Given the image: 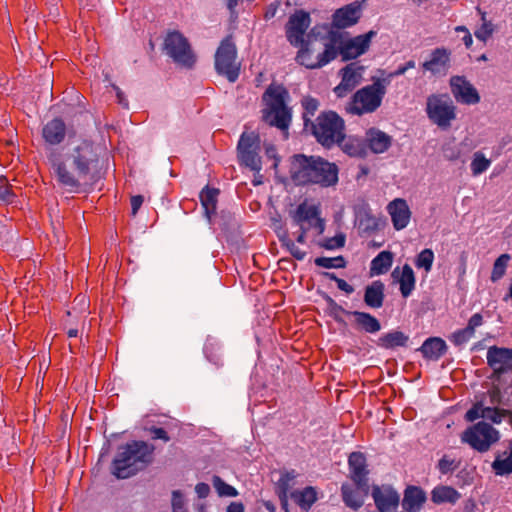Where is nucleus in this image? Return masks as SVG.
Here are the masks:
<instances>
[{
	"label": "nucleus",
	"mask_w": 512,
	"mask_h": 512,
	"mask_svg": "<svg viewBox=\"0 0 512 512\" xmlns=\"http://www.w3.org/2000/svg\"><path fill=\"white\" fill-rule=\"evenodd\" d=\"M42 137L49 145L62 143L66 137L65 122L59 117L48 121L42 129Z\"/></svg>",
	"instance_id": "24"
},
{
	"label": "nucleus",
	"mask_w": 512,
	"mask_h": 512,
	"mask_svg": "<svg viewBox=\"0 0 512 512\" xmlns=\"http://www.w3.org/2000/svg\"><path fill=\"white\" fill-rule=\"evenodd\" d=\"M389 79H374L373 83L359 89L346 106L349 114L361 116L375 112L382 104Z\"/></svg>",
	"instance_id": "6"
},
{
	"label": "nucleus",
	"mask_w": 512,
	"mask_h": 512,
	"mask_svg": "<svg viewBox=\"0 0 512 512\" xmlns=\"http://www.w3.org/2000/svg\"><path fill=\"white\" fill-rule=\"evenodd\" d=\"M144 198L142 195H135L131 197V210L132 215H136L140 207L142 206Z\"/></svg>",
	"instance_id": "58"
},
{
	"label": "nucleus",
	"mask_w": 512,
	"mask_h": 512,
	"mask_svg": "<svg viewBox=\"0 0 512 512\" xmlns=\"http://www.w3.org/2000/svg\"><path fill=\"white\" fill-rule=\"evenodd\" d=\"M482 324L483 316L480 313H475L469 319L467 326L453 332L449 340L457 347L463 346L474 336L475 329Z\"/></svg>",
	"instance_id": "25"
},
{
	"label": "nucleus",
	"mask_w": 512,
	"mask_h": 512,
	"mask_svg": "<svg viewBox=\"0 0 512 512\" xmlns=\"http://www.w3.org/2000/svg\"><path fill=\"white\" fill-rule=\"evenodd\" d=\"M352 316L355 318L356 327L362 329L366 333L374 334L381 330L379 320L370 313L352 311Z\"/></svg>",
	"instance_id": "34"
},
{
	"label": "nucleus",
	"mask_w": 512,
	"mask_h": 512,
	"mask_svg": "<svg viewBox=\"0 0 512 512\" xmlns=\"http://www.w3.org/2000/svg\"><path fill=\"white\" fill-rule=\"evenodd\" d=\"M290 498L302 509L308 511L317 500V494L313 487H306L303 490L291 492Z\"/></svg>",
	"instance_id": "36"
},
{
	"label": "nucleus",
	"mask_w": 512,
	"mask_h": 512,
	"mask_svg": "<svg viewBox=\"0 0 512 512\" xmlns=\"http://www.w3.org/2000/svg\"><path fill=\"white\" fill-rule=\"evenodd\" d=\"M460 464V460H456L455 458H452L451 456L445 454L442 456L441 459H439L437 463V469L441 474L447 475L458 469Z\"/></svg>",
	"instance_id": "47"
},
{
	"label": "nucleus",
	"mask_w": 512,
	"mask_h": 512,
	"mask_svg": "<svg viewBox=\"0 0 512 512\" xmlns=\"http://www.w3.org/2000/svg\"><path fill=\"white\" fill-rule=\"evenodd\" d=\"M325 302L327 303V308L329 311V315L333 317L336 322H342L341 314L352 315V311L345 310L341 305H339L332 297L328 294H324L323 296Z\"/></svg>",
	"instance_id": "42"
},
{
	"label": "nucleus",
	"mask_w": 512,
	"mask_h": 512,
	"mask_svg": "<svg viewBox=\"0 0 512 512\" xmlns=\"http://www.w3.org/2000/svg\"><path fill=\"white\" fill-rule=\"evenodd\" d=\"M426 112L428 118L442 129L451 126L456 118V107L448 94H432L427 98Z\"/></svg>",
	"instance_id": "10"
},
{
	"label": "nucleus",
	"mask_w": 512,
	"mask_h": 512,
	"mask_svg": "<svg viewBox=\"0 0 512 512\" xmlns=\"http://www.w3.org/2000/svg\"><path fill=\"white\" fill-rule=\"evenodd\" d=\"M104 149L89 140H82L66 153L65 158L57 149H50L47 160L59 187L69 193L78 192L83 182L95 178L101 168Z\"/></svg>",
	"instance_id": "1"
},
{
	"label": "nucleus",
	"mask_w": 512,
	"mask_h": 512,
	"mask_svg": "<svg viewBox=\"0 0 512 512\" xmlns=\"http://www.w3.org/2000/svg\"><path fill=\"white\" fill-rule=\"evenodd\" d=\"M509 260V254H502L495 260L490 277L491 281L496 282L504 276Z\"/></svg>",
	"instance_id": "45"
},
{
	"label": "nucleus",
	"mask_w": 512,
	"mask_h": 512,
	"mask_svg": "<svg viewBox=\"0 0 512 512\" xmlns=\"http://www.w3.org/2000/svg\"><path fill=\"white\" fill-rule=\"evenodd\" d=\"M485 408L481 402L474 404L465 414L466 421L474 422L478 418H483Z\"/></svg>",
	"instance_id": "54"
},
{
	"label": "nucleus",
	"mask_w": 512,
	"mask_h": 512,
	"mask_svg": "<svg viewBox=\"0 0 512 512\" xmlns=\"http://www.w3.org/2000/svg\"><path fill=\"white\" fill-rule=\"evenodd\" d=\"M212 483L220 496L236 497L238 495V491L219 476H213Z\"/></svg>",
	"instance_id": "48"
},
{
	"label": "nucleus",
	"mask_w": 512,
	"mask_h": 512,
	"mask_svg": "<svg viewBox=\"0 0 512 512\" xmlns=\"http://www.w3.org/2000/svg\"><path fill=\"white\" fill-rule=\"evenodd\" d=\"M385 285L380 280L373 281L367 285L364 292V303L372 308L379 309L383 306L385 299Z\"/></svg>",
	"instance_id": "28"
},
{
	"label": "nucleus",
	"mask_w": 512,
	"mask_h": 512,
	"mask_svg": "<svg viewBox=\"0 0 512 512\" xmlns=\"http://www.w3.org/2000/svg\"><path fill=\"white\" fill-rule=\"evenodd\" d=\"M409 336L399 330H393L388 333L382 334L376 344L384 349H395L397 347L407 346Z\"/></svg>",
	"instance_id": "32"
},
{
	"label": "nucleus",
	"mask_w": 512,
	"mask_h": 512,
	"mask_svg": "<svg viewBox=\"0 0 512 512\" xmlns=\"http://www.w3.org/2000/svg\"><path fill=\"white\" fill-rule=\"evenodd\" d=\"M346 237L343 233H339L331 238H325L318 242V246L326 250H334L342 248L345 245Z\"/></svg>",
	"instance_id": "50"
},
{
	"label": "nucleus",
	"mask_w": 512,
	"mask_h": 512,
	"mask_svg": "<svg viewBox=\"0 0 512 512\" xmlns=\"http://www.w3.org/2000/svg\"><path fill=\"white\" fill-rule=\"evenodd\" d=\"M163 50L181 67L191 69L196 63L197 57L188 39L179 31L174 30L167 33L163 43Z\"/></svg>",
	"instance_id": "7"
},
{
	"label": "nucleus",
	"mask_w": 512,
	"mask_h": 512,
	"mask_svg": "<svg viewBox=\"0 0 512 512\" xmlns=\"http://www.w3.org/2000/svg\"><path fill=\"white\" fill-rule=\"evenodd\" d=\"M423 356L429 360H438L447 351V345L442 338L430 337L424 341L420 348Z\"/></svg>",
	"instance_id": "29"
},
{
	"label": "nucleus",
	"mask_w": 512,
	"mask_h": 512,
	"mask_svg": "<svg viewBox=\"0 0 512 512\" xmlns=\"http://www.w3.org/2000/svg\"><path fill=\"white\" fill-rule=\"evenodd\" d=\"M195 491L199 498H206L210 493V487L206 483H198L195 487Z\"/></svg>",
	"instance_id": "60"
},
{
	"label": "nucleus",
	"mask_w": 512,
	"mask_h": 512,
	"mask_svg": "<svg viewBox=\"0 0 512 512\" xmlns=\"http://www.w3.org/2000/svg\"><path fill=\"white\" fill-rule=\"evenodd\" d=\"M376 35V32L369 31L366 34L356 36L342 44L339 53L343 60L354 59L363 53H365L369 46L372 37Z\"/></svg>",
	"instance_id": "18"
},
{
	"label": "nucleus",
	"mask_w": 512,
	"mask_h": 512,
	"mask_svg": "<svg viewBox=\"0 0 512 512\" xmlns=\"http://www.w3.org/2000/svg\"><path fill=\"white\" fill-rule=\"evenodd\" d=\"M364 67L352 62L340 70L341 82L334 88L337 97L343 98L353 91L361 82Z\"/></svg>",
	"instance_id": "13"
},
{
	"label": "nucleus",
	"mask_w": 512,
	"mask_h": 512,
	"mask_svg": "<svg viewBox=\"0 0 512 512\" xmlns=\"http://www.w3.org/2000/svg\"><path fill=\"white\" fill-rule=\"evenodd\" d=\"M314 263L318 267L326 268V269H332V268H345L347 265V261L343 256H337V257H317L314 260Z\"/></svg>",
	"instance_id": "41"
},
{
	"label": "nucleus",
	"mask_w": 512,
	"mask_h": 512,
	"mask_svg": "<svg viewBox=\"0 0 512 512\" xmlns=\"http://www.w3.org/2000/svg\"><path fill=\"white\" fill-rule=\"evenodd\" d=\"M313 229L316 232V235H321L325 231V222L324 220L317 214L316 218L313 220Z\"/></svg>",
	"instance_id": "59"
},
{
	"label": "nucleus",
	"mask_w": 512,
	"mask_h": 512,
	"mask_svg": "<svg viewBox=\"0 0 512 512\" xmlns=\"http://www.w3.org/2000/svg\"><path fill=\"white\" fill-rule=\"evenodd\" d=\"M393 263V253L390 251L380 252L372 261L370 270L373 275L385 274Z\"/></svg>",
	"instance_id": "38"
},
{
	"label": "nucleus",
	"mask_w": 512,
	"mask_h": 512,
	"mask_svg": "<svg viewBox=\"0 0 512 512\" xmlns=\"http://www.w3.org/2000/svg\"><path fill=\"white\" fill-rule=\"evenodd\" d=\"M365 143L367 148H369L373 153L380 154L386 152L391 147L392 137L373 127L367 130Z\"/></svg>",
	"instance_id": "23"
},
{
	"label": "nucleus",
	"mask_w": 512,
	"mask_h": 512,
	"mask_svg": "<svg viewBox=\"0 0 512 512\" xmlns=\"http://www.w3.org/2000/svg\"><path fill=\"white\" fill-rule=\"evenodd\" d=\"M308 130L321 146L330 149L343 139L345 122L336 112L323 111L310 122Z\"/></svg>",
	"instance_id": "5"
},
{
	"label": "nucleus",
	"mask_w": 512,
	"mask_h": 512,
	"mask_svg": "<svg viewBox=\"0 0 512 512\" xmlns=\"http://www.w3.org/2000/svg\"><path fill=\"white\" fill-rule=\"evenodd\" d=\"M290 172L298 185L316 184L327 188L338 183V166L321 157L295 155Z\"/></svg>",
	"instance_id": "2"
},
{
	"label": "nucleus",
	"mask_w": 512,
	"mask_h": 512,
	"mask_svg": "<svg viewBox=\"0 0 512 512\" xmlns=\"http://www.w3.org/2000/svg\"><path fill=\"white\" fill-rule=\"evenodd\" d=\"M492 469L496 475H508L512 473V448L510 449L509 455L501 459L497 457L492 463Z\"/></svg>",
	"instance_id": "44"
},
{
	"label": "nucleus",
	"mask_w": 512,
	"mask_h": 512,
	"mask_svg": "<svg viewBox=\"0 0 512 512\" xmlns=\"http://www.w3.org/2000/svg\"><path fill=\"white\" fill-rule=\"evenodd\" d=\"M491 164V161L487 159L481 152H475L472 162L471 171L474 176L480 175L485 172Z\"/></svg>",
	"instance_id": "46"
},
{
	"label": "nucleus",
	"mask_w": 512,
	"mask_h": 512,
	"mask_svg": "<svg viewBox=\"0 0 512 512\" xmlns=\"http://www.w3.org/2000/svg\"><path fill=\"white\" fill-rule=\"evenodd\" d=\"M155 447L145 441H132L120 447L112 462V473L126 479L144 470L153 462Z\"/></svg>",
	"instance_id": "3"
},
{
	"label": "nucleus",
	"mask_w": 512,
	"mask_h": 512,
	"mask_svg": "<svg viewBox=\"0 0 512 512\" xmlns=\"http://www.w3.org/2000/svg\"><path fill=\"white\" fill-rule=\"evenodd\" d=\"M425 491L418 486H408L404 492L402 506L407 511L419 509L426 502Z\"/></svg>",
	"instance_id": "30"
},
{
	"label": "nucleus",
	"mask_w": 512,
	"mask_h": 512,
	"mask_svg": "<svg viewBox=\"0 0 512 512\" xmlns=\"http://www.w3.org/2000/svg\"><path fill=\"white\" fill-rule=\"evenodd\" d=\"M227 512H245V508L241 502H232L227 507Z\"/></svg>",
	"instance_id": "61"
},
{
	"label": "nucleus",
	"mask_w": 512,
	"mask_h": 512,
	"mask_svg": "<svg viewBox=\"0 0 512 512\" xmlns=\"http://www.w3.org/2000/svg\"><path fill=\"white\" fill-rule=\"evenodd\" d=\"M482 25L475 31V37L483 42H486L493 34L494 27L490 21L486 20L485 13H482Z\"/></svg>",
	"instance_id": "51"
},
{
	"label": "nucleus",
	"mask_w": 512,
	"mask_h": 512,
	"mask_svg": "<svg viewBox=\"0 0 512 512\" xmlns=\"http://www.w3.org/2000/svg\"><path fill=\"white\" fill-rule=\"evenodd\" d=\"M289 99L290 94L282 84L271 83L262 95L263 120L270 126L287 130L292 120V110L288 106Z\"/></svg>",
	"instance_id": "4"
},
{
	"label": "nucleus",
	"mask_w": 512,
	"mask_h": 512,
	"mask_svg": "<svg viewBox=\"0 0 512 512\" xmlns=\"http://www.w3.org/2000/svg\"><path fill=\"white\" fill-rule=\"evenodd\" d=\"M451 52L444 48H436L431 52L430 59L423 62L421 67L433 75L445 74L449 68Z\"/></svg>",
	"instance_id": "20"
},
{
	"label": "nucleus",
	"mask_w": 512,
	"mask_h": 512,
	"mask_svg": "<svg viewBox=\"0 0 512 512\" xmlns=\"http://www.w3.org/2000/svg\"><path fill=\"white\" fill-rule=\"evenodd\" d=\"M450 86L451 92L458 102L466 105L480 102L478 91L464 76L451 77Z\"/></svg>",
	"instance_id": "17"
},
{
	"label": "nucleus",
	"mask_w": 512,
	"mask_h": 512,
	"mask_svg": "<svg viewBox=\"0 0 512 512\" xmlns=\"http://www.w3.org/2000/svg\"><path fill=\"white\" fill-rule=\"evenodd\" d=\"M310 25V16L302 10L292 14L286 25V36L288 41L298 47L304 43V34Z\"/></svg>",
	"instance_id": "16"
},
{
	"label": "nucleus",
	"mask_w": 512,
	"mask_h": 512,
	"mask_svg": "<svg viewBox=\"0 0 512 512\" xmlns=\"http://www.w3.org/2000/svg\"><path fill=\"white\" fill-rule=\"evenodd\" d=\"M434 258V252L431 249L426 248L417 255L415 259V266L418 269H424L426 273H429L432 269Z\"/></svg>",
	"instance_id": "43"
},
{
	"label": "nucleus",
	"mask_w": 512,
	"mask_h": 512,
	"mask_svg": "<svg viewBox=\"0 0 512 512\" xmlns=\"http://www.w3.org/2000/svg\"><path fill=\"white\" fill-rule=\"evenodd\" d=\"M183 506H185V503H184V499H183L181 492L178 490L173 491V493H172V509H174V508L180 509Z\"/></svg>",
	"instance_id": "57"
},
{
	"label": "nucleus",
	"mask_w": 512,
	"mask_h": 512,
	"mask_svg": "<svg viewBox=\"0 0 512 512\" xmlns=\"http://www.w3.org/2000/svg\"><path fill=\"white\" fill-rule=\"evenodd\" d=\"M460 438L462 443L468 444L477 452L485 453L498 442L500 435L491 424L480 421L465 429Z\"/></svg>",
	"instance_id": "8"
},
{
	"label": "nucleus",
	"mask_w": 512,
	"mask_h": 512,
	"mask_svg": "<svg viewBox=\"0 0 512 512\" xmlns=\"http://www.w3.org/2000/svg\"><path fill=\"white\" fill-rule=\"evenodd\" d=\"M510 414V411L506 409H500L497 407H486L484 409L483 418L492 421L493 423L499 424L501 421Z\"/></svg>",
	"instance_id": "52"
},
{
	"label": "nucleus",
	"mask_w": 512,
	"mask_h": 512,
	"mask_svg": "<svg viewBox=\"0 0 512 512\" xmlns=\"http://www.w3.org/2000/svg\"><path fill=\"white\" fill-rule=\"evenodd\" d=\"M372 497L379 512H390L399 504V494L389 486H374Z\"/></svg>",
	"instance_id": "19"
},
{
	"label": "nucleus",
	"mask_w": 512,
	"mask_h": 512,
	"mask_svg": "<svg viewBox=\"0 0 512 512\" xmlns=\"http://www.w3.org/2000/svg\"><path fill=\"white\" fill-rule=\"evenodd\" d=\"M342 499L344 503L352 508L358 509L364 503V497L368 494H364L361 490L356 487V490L352 488V486L348 483H344L341 486Z\"/></svg>",
	"instance_id": "35"
},
{
	"label": "nucleus",
	"mask_w": 512,
	"mask_h": 512,
	"mask_svg": "<svg viewBox=\"0 0 512 512\" xmlns=\"http://www.w3.org/2000/svg\"><path fill=\"white\" fill-rule=\"evenodd\" d=\"M406 68L404 65H400L395 71L389 73L387 75V77H384L383 79H389V83L391 82V79L393 77H397V76H400V75H403L405 72H406Z\"/></svg>",
	"instance_id": "62"
},
{
	"label": "nucleus",
	"mask_w": 512,
	"mask_h": 512,
	"mask_svg": "<svg viewBox=\"0 0 512 512\" xmlns=\"http://www.w3.org/2000/svg\"><path fill=\"white\" fill-rule=\"evenodd\" d=\"M361 15V8L358 2L348 4L339 8L333 14L332 24L334 27L342 29L356 24Z\"/></svg>",
	"instance_id": "22"
},
{
	"label": "nucleus",
	"mask_w": 512,
	"mask_h": 512,
	"mask_svg": "<svg viewBox=\"0 0 512 512\" xmlns=\"http://www.w3.org/2000/svg\"><path fill=\"white\" fill-rule=\"evenodd\" d=\"M487 365L492 369L493 375H501L512 371V348L491 346L487 350Z\"/></svg>",
	"instance_id": "14"
},
{
	"label": "nucleus",
	"mask_w": 512,
	"mask_h": 512,
	"mask_svg": "<svg viewBox=\"0 0 512 512\" xmlns=\"http://www.w3.org/2000/svg\"><path fill=\"white\" fill-rule=\"evenodd\" d=\"M387 212L396 230H402L409 224L411 211L405 199L396 198L391 201L387 205Z\"/></svg>",
	"instance_id": "21"
},
{
	"label": "nucleus",
	"mask_w": 512,
	"mask_h": 512,
	"mask_svg": "<svg viewBox=\"0 0 512 512\" xmlns=\"http://www.w3.org/2000/svg\"><path fill=\"white\" fill-rule=\"evenodd\" d=\"M461 497V493L449 485H437L431 491V501L436 505H455Z\"/></svg>",
	"instance_id": "27"
},
{
	"label": "nucleus",
	"mask_w": 512,
	"mask_h": 512,
	"mask_svg": "<svg viewBox=\"0 0 512 512\" xmlns=\"http://www.w3.org/2000/svg\"><path fill=\"white\" fill-rule=\"evenodd\" d=\"M297 477L295 470L285 471L281 473V477L276 484V492L279 497L282 508L287 509L288 506V493L294 485V480Z\"/></svg>",
	"instance_id": "31"
},
{
	"label": "nucleus",
	"mask_w": 512,
	"mask_h": 512,
	"mask_svg": "<svg viewBox=\"0 0 512 512\" xmlns=\"http://www.w3.org/2000/svg\"><path fill=\"white\" fill-rule=\"evenodd\" d=\"M323 275L325 277L329 278L330 280L335 281L337 284V287L341 291H344L346 294H351L354 292V288L352 285L348 284L345 280L338 278L334 273L324 272Z\"/></svg>",
	"instance_id": "55"
},
{
	"label": "nucleus",
	"mask_w": 512,
	"mask_h": 512,
	"mask_svg": "<svg viewBox=\"0 0 512 512\" xmlns=\"http://www.w3.org/2000/svg\"><path fill=\"white\" fill-rule=\"evenodd\" d=\"M462 40H463V42H464V44H465V46H466L467 48H470V47H471V45H472V43H473V39H472V36H471V34H470V32H469V31H466V34H464V36H463V39H462Z\"/></svg>",
	"instance_id": "64"
},
{
	"label": "nucleus",
	"mask_w": 512,
	"mask_h": 512,
	"mask_svg": "<svg viewBox=\"0 0 512 512\" xmlns=\"http://www.w3.org/2000/svg\"><path fill=\"white\" fill-rule=\"evenodd\" d=\"M147 430L150 432L151 438L153 440L159 439L164 442L170 441V436L168 435L167 431L164 428L152 426Z\"/></svg>",
	"instance_id": "56"
},
{
	"label": "nucleus",
	"mask_w": 512,
	"mask_h": 512,
	"mask_svg": "<svg viewBox=\"0 0 512 512\" xmlns=\"http://www.w3.org/2000/svg\"><path fill=\"white\" fill-rule=\"evenodd\" d=\"M219 189L206 186L200 192V201L205 212V216L210 221L212 216L216 214Z\"/></svg>",
	"instance_id": "33"
},
{
	"label": "nucleus",
	"mask_w": 512,
	"mask_h": 512,
	"mask_svg": "<svg viewBox=\"0 0 512 512\" xmlns=\"http://www.w3.org/2000/svg\"><path fill=\"white\" fill-rule=\"evenodd\" d=\"M14 193L5 177H0V201L10 203L13 201Z\"/></svg>",
	"instance_id": "53"
},
{
	"label": "nucleus",
	"mask_w": 512,
	"mask_h": 512,
	"mask_svg": "<svg viewBox=\"0 0 512 512\" xmlns=\"http://www.w3.org/2000/svg\"><path fill=\"white\" fill-rule=\"evenodd\" d=\"M301 105L304 110L302 113L304 127L306 130H308L310 122H313V120H311V117L314 116L315 113L317 112L320 103L316 98H313L311 96H305L301 100Z\"/></svg>",
	"instance_id": "39"
},
{
	"label": "nucleus",
	"mask_w": 512,
	"mask_h": 512,
	"mask_svg": "<svg viewBox=\"0 0 512 512\" xmlns=\"http://www.w3.org/2000/svg\"><path fill=\"white\" fill-rule=\"evenodd\" d=\"M279 240L282 246L285 247L294 258H296L297 260H303L305 258L306 252L298 248L295 245L294 241L288 237V234L286 232H284L283 235L279 236Z\"/></svg>",
	"instance_id": "49"
},
{
	"label": "nucleus",
	"mask_w": 512,
	"mask_h": 512,
	"mask_svg": "<svg viewBox=\"0 0 512 512\" xmlns=\"http://www.w3.org/2000/svg\"><path fill=\"white\" fill-rule=\"evenodd\" d=\"M350 478L355 486L364 494L369 492L368 465L365 455L362 452H352L348 457Z\"/></svg>",
	"instance_id": "12"
},
{
	"label": "nucleus",
	"mask_w": 512,
	"mask_h": 512,
	"mask_svg": "<svg viewBox=\"0 0 512 512\" xmlns=\"http://www.w3.org/2000/svg\"><path fill=\"white\" fill-rule=\"evenodd\" d=\"M113 87L116 90V96L119 104H121L124 107H128V102L125 99L123 92L117 86L114 85Z\"/></svg>",
	"instance_id": "63"
},
{
	"label": "nucleus",
	"mask_w": 512,
	"mask_h": 512,
	"mask_svg": "<svg viewBox=\"0 0 512 512\" xmlns=\"http://www.w3.org/2000/svg\"><path fill=\"white\" fill-rule=\"evenodd\" d=\"M317 214H319L317 207L300 204L293 215V222L306 223L316 218Z\"/></svg>",
	"instance_id": "40"
},
{
	"label": "nucleus",
	"mask_w": 512,
	"mask_h": 512,
	"mask_svg": "<svg viewBox=\"0 0 512 512\" xmlns=\"http://www.w3.org/2000/svg\"><path fill=\"white\" fill-rule=\"evenodd\" d=\"M301 46V49L297 53L296 60L299 64L305 66L309 69L320 68L331 60L335 59L337 56V50L333 45H326L325 50L322 53H319L315 58L312 55V51L307 45L304 43Z\"/></svg>",
	"instance_id": "15"
},
{
	"label": "nucleus",
	"mask_w": 512,
	"mask_h": 512,
	"mask_svg": "<svg viewBox=\"0 0 512 512\" xmlns=\"http://www.w3.org/2000/svg\"><path fill=\"white\" fill-rule=\"evenodd\" d=\"M398 282L400 285L401 295L404 298L409 297L415 288L416 282L414 271L409 264H404L402 267V271L398 277Z\"/></svg>",
	"instance_id": "37"
},
{
	"label": "nucleus",
	"mask_w": 512,
	"mask_h": 512,
	"mask_svg": "<svg viewBox=\"0 0 512 512\" xmlns=\"http://www.w3.org/2000/svg\"><path fill=\"white\" fill-rule=\"evenodd\" d=\"M336 145L350 157L363 158L367 155L365 139L363 140L356 136H346L344 133L343 139Z\"/></svg>",
	"instance_id": "26"
},
{
	"label": "nucleus",
	"mask_w": 512,
	"mask_h": 512,
	"mask_svg": "<svg viewBox=\"0 0 512 512\" xmlns=\"http://www.w3.org/2000/svg\"><path fill=\"white\" fill-rule=\"evenodd\" d=\"M238 158L242 165L252 171L259 172L262 169L260 151V137L254 132H244L237 145Z\"/></svg>",
	"instance_id": "11"
},
{
	"label": "nucleus",
	"mask_w": 512,
	"mask_h": 512,
	"mask_svg": "<svg viewBox=\"0 0 512 512\" xmlns=\"http://www.w3.org/2000/svg\"><path fill=\"white\" fill-rule=\"evenodd\" d=\"M237 48L233 36H226L215 53V69L230 82H235L240 73V65L236 62Z\"/></svg>",
	"instance_id": "9"
}]
</instances>
